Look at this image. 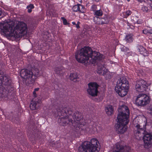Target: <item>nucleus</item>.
<instances>
[{"label":"nucleus","mask_w":152,"mask_h":152,"mask_svg":"<svg viewBox=\"0 0 152 152\" xmlns=\"http://www.w3.org/2000/svg\"><path fill=\"white\" fill-rule=\"evenodd\" d=\"M0 29L4 34L9 32L12 36L19 38L26 34L27 32V24L23 22H20L14 27V23L12 22H5L0 23Z\"/></svg>","instance_id":"f257e3e1"},{"label":"nucleus","mask_w":152,"mask_h":152,"mask_svg":"<svg viewBox=\"0 0 152 152\" xmlns=\"http://www.w3.org/2000/svg\"><path fill=\"white\" fill-rule=\"evenodd\" d=\"M75 56L78 62L83 63L90 58L93 60V62H96V60H101L102 55H101L99 52H93L91 48L89 47H85L77 51L76 53Z\"/></svg>","instance_id":"f03ea898"},{"label":"nucleus","mask_w":152,"mask_h":152,"mask_svg":"<svg viewBox=\"0 0 152 152\" xmlns=\"http://www.w3.org/2000/svg\"><path fill=\"white\" fill-rule=\"evenodd\" d=\"M117 116L118 123L116 126L117 131L121 134L124 133L127 129L126 125L129 122L128 118L129 110L127 107L123 106L118 109Z\"/></svg>","instance_id":"7ed1b4c3"},{"label":"nucleus","mask_w":152,"mask_h":152,"mask_svg":"<svg viewBox=\"0 0 152 152\" xmlns=\"http://www.w3.org/2000/svg\"><path fill=\"white\" fill-rule=\"evenodd\" d=\"M144 122V125L143 126L138 124L135 126L134 134L136 139L140 140L143 138L145 143V147L147 148L152 143V133H148L145 131V125Z\"/></svg>","instance_id":"20e7f679"},{"label":"nucleus","mask_w":152,"mask_h":152,"mask_svg":"<svg viewBox=\"0 0 152 152\" xmlns=\"http://www.w3.org/2000/svg\"><path fill=\"white\" fill-rule=\"evenodd\" d=\"M57 111L58 115L60 116L58 121L60 125L63 126H65L68 124L74 125L73 121L70 116L72 112L70 108L61 107L58 109Z\"/></svg>","instance_id":"39448f33"},{"label":"nucleus","mask_w":152,"mask_h":152,"mask_svg":"<svg viewBox=\"0 0 152 152\" xmlns=\"http://www.w3.org/2000/svg\"><path fill=\"white\" fill-rule=\"evenodd\" d=\"M99 142L96 139L93 138L90 142H83L78 148L79 152H98V146Z\"/></svg>","instance_id":"423d86ee"},{"label":"nucleus","mask_w":152,"mask_h":152,"mask_svg":"<svg viewBox=\"0 0 152 152\" xmlns=\"http://www.w3.org/2000/svg\"><path fill=\"white\" fill-rule=\"evenodd\" d=\"M115 91L121 97H124L127 94L129 88L128 82L126 78L124 77H121L117 81Z\"/></svg>","instance_id":"0eeeda50"},{"label":"nucleus","mask_w":152,"mask_h":152,"mask_svg":"<svg viewBox=\"0 0 152 152\" xmlns=\"http://www.w3.org/2000/svg\"><path fill=\"white\" fill-rule=\"evenodd\" d=\"M11 80L9 76L4 75L3 72L0 71V90L2 89L3 92L0 93V98L3 96L4 92H9L12 86L10 85Z\"/></svg>","instance_id":"6e6552de"},{"label":"nucleus","mask_w":152,"mask_h":152,"mask_svg":"<svg viewBox=\"0 0 152 152\" xmlns=\"http://www.w3.org/2000/svg\"><path fill=\"white\" fill-rule=\"evenodd\" d=\"M20 74L21 77L26 80L28 79L31 81H34L39 75V70L35 68L32 72L27 69H23L20 71Z\"/></svg>","instance_id":"1a4fd4ad"},{"label":"nucleus","mask_w":152,"mask_h":152,"mask_svg":"<svg viewBox=\"0 0 152 152\" xmlns=\"http://www.w3.org/2000/svg\"><path fill=\"white\" fill-rule=\"evenodd\" d=\"M88 88L87 90L88 94L93 96H96L97 95V88L99 85L95 83H91L88 84Z\"/></svg>","instance_id":"9d476101"},{"label":"nucleus","mask_w":152,"mask_h":152,"mask_svg":"<svg viewBox=\"0 0 152 152\" xmlns=\"http://www.w3.org/2000/svg\"><path fill=\"white\" fill-rule=\"evenodd\" d=\"M146 84V82L142 80L137 81L135 86L136 91L139 92H143L147 88Z\"/></svg>","instance_id":"9b49d317"},{"label":"nucleus","mask_w":152,"mask_h":152,"mask_svg":"<svg viewBox=\"0 0 152 152\" xmlns=\"http://www.w3.org/2000/svg\"><path fill=\"white\" fill-rule=\"evenodd\" d=\"M71 115H70L71 117H73L74 120V121H73V124L75 123V122L76 123H77L78 124H80V121L82 119V117L81 116V114L78 112H75L73 116H72Z\"/></svg>","instance_id":"f8f14e48"},{"label":"nucleus","mask_w":152,"mask_h":152,"mask_svg":"<svg viewBox=\"0 0 152 152\" xmlns=\"http://www.w3.org/2000/svg\"><path fill=\"white\" fill-rule=\"evenodd\" d=\"M72 10L74 12H79L83 13L85 11V9L84 6L80 4H77L74 6L72 7Z\"/></svg>","instance_id":"ddd939ff"},{"label":"nucleus","mask_w":152,"mask_h":152,"mask_svg":"<svg viewBox=\"0 0 152 152\" xmlns=\"http://www.w3.org/2000/svg\"><path fill=\"white\" fill-rule=\"evenodd\" d=\"M107 71V70L103 65H101L98 66L97 73L100 75H104Z\"/></svg>","instance_id":"4468645a"},{"label":"nucleus","mask_w":152,"mask_h":152,"mask_svg":"<svg viewBox=\"0 0 152 152\" xmlns=\"http://www.w3.org/2000/svg\"><path fill=\"white\" fill-rule=\"evenodd\" d=\"M143 98H142L141 94H139L137 96L135 102V104L138 106H143Z\"/></svg>","instance_id":"2eb2a0df"},{"label":"nucleus","mask_w":152,"mask_h":152,"mask_svg":"<svg viewBox=\"0 0 152 152\" xmlns=\"http://www.w3.org/2000/svg\"><path fill=\"white\" fill-rule=\"evenodd\" d=\"M142 98H143L142 102L143 106L149 103L150 101V98L145 94H141Z\"/></svg>","instance_id":"dca6fc26"},{"label":"nucleus","mask_w":152,"mask_h":152,"mask_svg":"<svg viewBox=\"0 0 152 152\" xmlns=\"http://www.w3.org/2000/svg\"><path fill=\"white\" fill-rule=\"evenodd\" d=\"M105 111L108 115H111L113 113V107L111 105H108L106 107Z\"/></svg>","instance_id":"f3484780"},{"label":"nucleus","mask_w":152,"mask_h":152,"mask_svg":"<svg viewBox=\"0 0 152 152\" xmlns=\"http://www.w3.org/2000/svg\"><path fill=\"white\" fill-rule=\"evenodd\" d=\"M133 35L132 34H128L125 37L126 41L128 42H133Z\"/></svg>","instance_id":"a211bd4d"},{"label":"nucleus","mask_w":152,"mask_h":152,"mask_svg":"<svg viewBox=\"0 0 152 152\" xmlns=\"http://www.w3.org/2000/svg\"><path fill=\"white\" fill-rule=\"evenodd\" d=\"M137 50L141 54H144L146 52V49L142 46L137 45Z\"/></svg>","instance_id":"6ab92c4d"},{"label":"nucleus","mask_w":152,"mask_h":152,"mask_svg":"<svg viewBox=\"0 0 152 152\" xmlns=\"http://www.w3.org/2000/svg\"><path fill=\"white\" fill-rule=\"evenodd\" d=\"M100 18L101 24H106L109 22V20L106 16Z\"/></svg>","instance_id":"aec40b11"},{"label":"nucleus","mask_w":152,"mask_h":152,"mask_svg":"<svg viewBox=\"0 0 152 152\" xmlns=\"http://www.w3.org/2000/svg\"><path fill=\"white\" fill-rule=\"evenodd\" d=\"M78 78V76L77 73H71L70 76V80L73 81L74 82H76V79Z\"/></svg>","instance_id":"412c9836"},{"label":"nucleus","mask_w":152,"mask_h":152,"mask_svg":"<svg viewBox=\"0 0 152 152\" xmlns=\"http://www.w3.org/2000/svg\"><path fill=\"white\" fill-rule=\"evenodd\" d=\"M94 14L96 16H101L103 14V12L101 10H97L94 12Z\"/></svg>","instance_id":"4be33fe9"},{"label":"nucleus","mask_w":152,"mask_h":152,"mask_svg":"<svg viewBox=\"0 0 152 152\" xmlns=\"http://www.w3.org/2000/svg\"><path fill=\"white\" fill-rule=\"evenodd\" d=\"M93 21L96 24L100 25V18L97 16H95L93 18Z\"/></svg>","instance_id":"5701e85b"},{"label":"nucleus","mask_w":152,"mask_h":152,"mask_svg":"<svg viewBox=\"0 0 152 152\" xmlns=\"http://www.w3.org/2000/svg\"><path fill=\"white\" fill-rule=\"evenodd\" d=\"M38 102L37 103L36 102H32V103L31 104L30 107L31 109L32 110H35L37 108V105Z\"/></svg>","instance_id":"b1692460"},{"label":"nucleus","mask_w":152,"mask_h":152,"mask_svg":"<svg viewBox=\"0 0 152 152\" xmlns=\"http://www.w3.org/2000/svg\"><path fill=\"white\" fill-rule=\"evenodd\" d=\"M143 32L145 34H152V29H145L143 30Z\"/></svg>","instance_id":"393cba45"},{"label":"nucleus","mask_w":152,"mask_h":152,"mask_svg":"<svg viewBox=\"0 0 152 152\" xmlns=\"http://www.w3.org/2000/svg\"><path fill=\"white\" fill-rule=\"evenodd\" d=\"M34 8V5L31 4L27 7V8L28 9V12L29 13H30L32 11V9Z\"/></svg>","instance_id":"a878e982"},{"label":"nucleus","mask_w":152,"mask_h":152,"mask_svg":"<svg viewBox=\"0 0 152 152\" xmlns=\"http://www.w3.org/2000/svg\"><path fill=\"white\" fill-rule=\"evenodd\" d=\"M141 10L145 12H147L149 10L148 7L145 6H143L141 8Z\"/></svg>","instance_id":"bb28decb"},{"label":"nucleus","mask_w":152,"mask_h":152,"mask_svg":"<svg viewBox=\"0 0 152 152\" xmlns=\"http://www.w3.org/2000/svg\"><path fill=\"white\" fill-rule=\"evenodd\" d=\"M125 13L126 15H125V17H124L126 18L131 14L132 12L130 10H128Z\"/></svg>","instance_id":"cd10ccee"},{"label":"nucleus","mask_w":152,"mask_h":152,"mask_svg":"<svg viewBox=\"0 0 152 152\" xmlns=\"http://www.w3.org/2000/svg\"><path fill=\"white\" fill-rule=\"evenodd\" d=\"M91 8L92 10L94 12L96 11L97 10H96L97 9V6L95 5H93L91 7Z\"/></svg>","instance_id":"c85d7f7f"},{"label":"nucleus","mask_w":152,"mask_h":152,"mask_svg":"<svg viewBox=\"0 0 152 152\" xmlns=\"http://www.w3.org/2000/svg\"><path fill=\"white\" fill-rule=\"evenodd\" d=\"M61 19L63 21V24L64 25H66L68 24L66 20L64 17H62Z\"/></svg>","instance_id":"c756f323"},{"label":"nucleus","mask_w":152,"mask_h":152,"mask_svg":"<svg viewBox=\"0 0 152 152\" xmlns=\"http://www.w3.org/2000/svg\"><path fill=\"white\" fill-rule=\"evenodd\" d=\"M148 110L149 113L152 115V105L149 107Z\"/></svg>","instance_id":"7c9ffc66"},{"label":"nucleus","mask_w":152,"mask_h":152,"mask_svg":"<svg viewBox=\"0 0 152 152\" xmlns=\"http://www.w3.org/2000/svg\"><path fill=\"white\" fill-rule=\"evenodd\" d=\"M80 24V23L79 22H78L75 25L76 26V27L77 28H80V27L79 26V24Z\"/></svg>","instance_id":"2f4dec72"},{"label":"nucleus","mask_w":152,"mask_h":152,"mask_svg":"<svg viewBox=\"0 0 152 152\" xmlns=\"http://www.w3.org/2000/svg\"><path fill=\"white\" fill-rule=\"evenodd\" d=\"M124 48H126V50H125V49L124 48L123 49L122 48L121 49V50L122 51H127V50H129L128 48H126L125 47Z\"/></svg>","instance_id":"473e14b6"},{"label":"nucleus","mask_w":152,"mask_h":152,"mask_svg":"<svg viewBox=\"0 0 152 152\" xmlns=\"http://www.w3.org/2000/svg\"><path fill=\"white\" fill-rule=\"evenodd\" d=\"M33 94H34V96L35 97H36L37 96V95L36 94V92L34 91H33Z\"/></svg>","instance_id":"72a5a7b5"},{"label":"nucleus","mask_w":152,"mask_h":152,"mask_svg":"<svg viewBox=\"0 0 152 152\" xmlns=\"http://www.w3.org/2000/svg\"><path fill=\"white\" fill-rule=\"evenodd\" d=\"M137 1L140 3H142L143 2H145L144 0H137Z\"/></svg>","instance_id":"f704fd0d"},{"label":"nucleus","mask_w":152,"mask_h":152,"mask_svg":"<svg viewBox=\"0 0 152 152\" xmlns=\"http://www.w3.org/2000/svg\"><path fill=\"white\" fill-rule=\"evenodd\" d=\"M56 69H55V71L56 72V73L57 74H59V73H60V71H57L56 70Z\"/></svg>","instance_id":"c9c22d12"},{"label":"nucleus","mask_w":152,"mask_h":152,"mask_svg":"<svg viewBox=\"0 0 152 152\" xmlns=\"http://www.w3.org/2000/svg\"><path fill=\"white\" fill-rule=\"evenodd\" d=\"M39 90V88H37L34 89V91L36 92L38 91Z\"/></svg>","instance_id":"e433bc0d"},{"label":"nucleus","mask_w":152,"mask_h":152,"mask_svg":"<svg viewBox=\"0 0 152 152\" xmlns=\"http://www.w3.org/2000/svg\"><path fill=\"white\" fill-rule=\"evenodd\" d=\"M72 24L73 25H75L76 23H75V22H73L72 23Z\"/></svg>","instance_id":"4c0bfd02"},{"label":"nucleus","mask_w":152,"mask_h":152,"mask_svg":"<svg viewBox=\"0 0 152 152\" xmlns=\"http://www.w3.org/2000/svg\"><path fill=\"white\" fill-rule=\"evenodd\" d=\"M2 13V12L0 10V16H1V14Z\"/></svg>","instance_id":"58836bf2"},{"label":"nucleus","mask_w":152,"mask_h":152,"mask_svg":"<svg viewBox=\"0 0 152 152\" xmlns=\"http://www.w3.org/2000/svg\"><path fill=\"white\" fill-rule=\"evenodd\" d=\"M150 6L152 8V4H150Z\"/></svg>","instance_id":"ea45409f"},{"label":"nucleus","mask_w":152,"mask_h":152,"mask_svg":"<svg viewBox=\"0 0 152 152\" xmlns=\"http://www.w3.org/2000/svg\"><path fill=\"white\" fill-rule=\"evenodd\" d=\"M95 1H99V0H94Z\"/></svg>","instance_id":"a19ab883"},{"label":"nucleus","mask_w":152,"mask_h":152,"mask_svg":"<svg viewBox=\"0 0 152 152\" xmlns=\"http://www.w3.org/2000/svg\"><path fill=\"white\" fill-rule=\"evenodd\" d=\"M127 0L129 2L130 1V0Z\"/></svg>","instance_id":"79ce46f5"},{"label":"nucleus","mask_w":152,"mask_h":152,"mask_svg":"<svg viewBox=\"0 0 152 152\" xmlns=\"http://www.w3.org/2000/svg\"><path fill=\"white\" fill-rule=\"evenodd\" d=\"M116 0L117 1H118V0Z\"/></svg>","instance_id":"37998d69"}]
</instances>
